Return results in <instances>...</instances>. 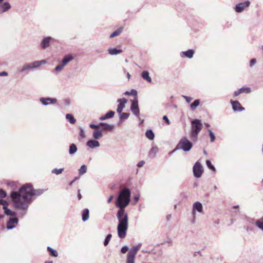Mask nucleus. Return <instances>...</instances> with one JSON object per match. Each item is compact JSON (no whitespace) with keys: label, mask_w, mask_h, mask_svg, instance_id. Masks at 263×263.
Listing matches in <instances>:
<instances>
[{"label":"nucleus","mask_w":263,"mask_h":263,"mask_svg":"<svg viewBox=\"0 0 263 263\" xmlns=\"http://www.w3.org/2000/svg\"><path fill=\"white\" fill-rule=\"evenodd\" d=\"M117 213L118 224L117 230L118 237L123 239L126 237L128 227V214L125 212V208H119Z\"/></svg>","instance_id":"nucleus-1"},{"label":"nucleus","mask_w":263,"mask_h":263,"mask_svg":"<svg viewBox=\"0 0 263 263\" xmlns=\"http://www.w3.org/2000/svg\"><path fill=\"white\" fill-rule=\"evenodd\" d=\"M46 190L41 189L34 190L32 183H27L22 185L18 191H16V193L22 197L23 200H25L31 203L32 202V199L34 196H40Z\"/></svg>","instance_id":"nucleus-2"},{"label":"nucleus","mask_w":263,"mask_h":263,"mask_svg":"<svg viewBox=\"0 0 263 263\" xmlns=\"http://www.w3.org/2000/svg\"><path fill=\"white\" fill-rule=\"evenodd\" d=\"M10 196L15 208L21 210V211L18 213V216L21 218H23L27 213L30 203H29L28 201L25 200H23L22 197L16 193V191H12Z\"/></svg>","instance_id":"nucleus-3"},{"label":"nucleus","mask_w":263,"mask_h":263,"mask_svg":"<svg viewBox=\"0 0 263 263\" xmlns=\"http://www.w3.org/2000/svg\"><path fill=\"white\" fill-rule=\"evenodd\" d=\"M131 191L129 189L124 187L121 190L116 199L115 205L118 208L126 207L130 201Z\"/></svg>","instance_id":"nucleus-4"},{"label":"nucleus","mask_w":263,"mask_h":263,"mask_svg":"<svg viewBox=\"0 0 263 263\" xmlns=\"http://www.w3.org/2000/svg\"><path fill=\"white\" fill-rule=\"evenodd\" d=\"M124 94L128 96L133 95L134 96V99L131 101L130 109L134 116L137 118H139L140 116V109L138 105L137 90L135 89H132L130 91H125Z\"/></svg>","instance_id":"nucleus-5"},{"label":"nucleus","mask_w":263,"mask_h":263,"mask_svg":"<svg viewBox=\"0 0 263 263\" xmlns=\"http://www.w3.org/2000/svg\"><path fill=\"white\" fill-rule=\"evenodd\" d=\"M193 144L186 137H183L176 146V149H181L184 152H189Z\"/></svg>","instance_id":"nucleus-6"},{"label":"nucleus","mask_w":263,"mask_h":263,"mask_svg":"<svg viewBox=\"0 0 263 263\" xmlns=\"http://www.w3.org/2000/svg\"><path fill=\"white\" fill-rule=\"evenodd\" d=\"M141 246L142 243H139L137 245L133 246L129 249V252L127 254L126 263L135 262L136 256Z\"/></svg>","instance_id":"nucleus-7"},{"label":"nucleus","mask_w":263,"mask_h":263,"mask_svg":"<svg viewBox=\"0 0 263 263\" xmlns=\"http://www.w3.org/2000/svg\"><path fill=\"white\" fill-rule=\"evenodd\" d=\"M193 172L195 178H198L202 176L203 169L201 164L199 161H197L194 164L193 167Z\"/></svg>","instance_id":"nucleus-8"},{"label":"nucleus","mask_w":263,"mask_h":263,"mask_svg":"<svg viewBox=\"0 0 263 263\" xmlns=\"http://www.w3.org/2000/svg\"><path fill=\"white\" fill-rule=\"evenodd\" d=\"M202 127L203 125L200 120L195 119L191 121V130L200 133Z\"/></svg>","instance_id":"nucleus-9"},{"label":"nucleus","mask_w":263,"mask_h":263,"mask_svg":"<svg viewBox=\"0 0 263 263\" xmlns=\"http://www.w3.org/2000/svg\"><path fill=\"white\" fill-rule=\"evenodd\" d=\"M39 100L44 106L54 104L57 102V99L55 98L41 97Z\"/></svg>","instance_id":"nucleus-10"},{"label":"nucleus","mask_w":263,"mask_h":263,"mask_svg":"<svg viewBox=\"0 0 263 263\" xmlns=\"http://www.w3.org/2000/svg\"><path fill=\"white\" fill-rule=\"evenodd\" d=\"M251 3L249 1H246L244 2L239 3L236 4L234 7L235 11L237 13L242 12L246 8L250 6Z\"/></svg>","instance_id":"nucleus-11"},{"label":"nucleus","mask_w":263,"mask_h":263,"mask_svg":"<svg viewBox=\"0 0 263 263\" xmlns=\"http://www.w3.org/2000/svg\"><path fill=\"white\" fill-rule=\"evenodd\" d=\"M202 213L203 211V206L202 203L199 201H196L193 204L192 215L194 217L193 222H194L195 218L196 212Z\"/></svg>","instance_id":"nucleus-12"},{"label":"nucleus","mask_w":263,"mask_h":263,"mask_svg":"<svg viewBox=\"0 0 263 263\" xmlns=\"http://www.w3.org/2000/svg\"><path fill=\"white\" fill-rule=\"evenodd\" d=\"M18 222V219L16 217L10 218L6 224L7 230H12L15 228Z\"/></svg>","instance_id":"nucleus-13"},{"label":"nucleus","mask_w":263,"mask_h":263,"mask_svg":"<svg viewBox=\"0 0 263 263\" xmlns=\"http://www.w3.org/2000/svg\"><path fill=\"white\" fill-rule=\"evenodd\" d=\"M127 100L125 98L119 99L117 100V102L119 103L117 108V112L120 114L122 112L123 109L125 107V104L127 103Z\"/></svg>","instance_id":"nucleus-14"},{"label":"nucleus","mask_w":263,"mask_h":263,"mask_svg":"<svg viewBox=\"0 0 263 263\" xmlns=\"http://www.w3.org/2000/svg\"><path fill=\"white\" fill-rule=\"evenodd\" d=\"M230 103L232 106V109L234 111H242L245 109L243 107L238 101H233L231 100Z\"/></svg>","instance_id":"nucleus-15"},{"label":"nucleus","mask_w":263,"mask_h":263,"mask_svg":"<svg viewBox=\"0 0 263 263\" xmlns=\"http://www.w3.org/2000/svg\"><path fill=\"white\" fill-rule=\"evenodd\" d=\"M11 8V4L8 2H2L0 4V13L8 11Z\"/></svg>","instance_id":"nucleus-16"},{"label":"nucleus","mask_w":263,"mask_h":263,"mask_svg":"<svg viewBox=\"0 0 263 263\" xmlns=\"http://www.w3.org/2000/svg\"><path fill=\"white\" fill-rule=\"evenodd\" d=\"M54 39L51 36H47L44 37L41 42V46L43 49H45L50 46L51 41H53Z\"/></svg>","instance_id":"nucleus-17"},{"label":"nucleus","mask_w":263,"mask_h":263,"mask_svg":"<svg viewBox=\"0 0 263 263\" xmlns=\"http://www.w3.org/2000/svg\"><path fill=\"white\" fill-rule=\"evenodd\" d=\"M86 145L90 148H95L100 146L99 142L96 139H90L86 142Z\"/></svg>","instance_id":"nucleus-18"},{"label":"nucleus","mask_w":263,"mask_h":263,"mask_svg":"<svg viewBox=\"0 0 263 263\" xmlns=\"http://www.w3.org/2000/svg\"><path fill=\"white\" fill-rule=\"evenodd\" d=\"M195 53V50L192 49H188L186 51H182L180 53V56L182 58H187L189 59H192Z\"/></svg>","instance_id":"nucleus-19"},{"label":"nucleus","mask_w":263,"mask_h":263,"mask_svg":"<svg viewBox=\"0 0 263 263\" xmlns=\"http://www.w3.org/2000/svg\"><path fill=\"white\" fill-rule=\"evenodd\" d=\"M34 63H35V62H33L30 64H24L23 65L22 69L20 70V72H23L24 71H25L26 70H32L33 68H37L36 67H35V66L36 65Z\"/></svg>","instance_id":"nucleus-20"},{"label":"nucleus","mask_w":263,"mask_h":263,"mask_svg":"<svg viewBox=\"0 0 263 263\" xmlns=\"http://www.w3.org/2000/svg\"><path fill=\"white\" fill-rule=\"evenodd\" d=\"M73 58V56L71 54H65L64 56L61 63L65 66L69 62L71 61Z\"/></svg>","instance_id":"nucleus-21"},{"label":"nucleus","mask_w":263,"mask_h":263,"mask_svg":"<svg viewBox=\"0 0 263 263\" xmlns=\"http://www.w3.org/2000/svg\"><path fill=\"white\" fill-rule=\"evenodd\" d=\"M92 137L94 139H100L103 137L102 130L100 129H96L93 132Z\"/></svg>","instance_id":"nucleus-22"},{"label":"nucleus","mask_w":263,"mask_h":263,"mask_svg":"<svg viewBox=\"0 0 263 263\" xmlns=\"http://www.w3.org/2000/svg\"><path fill=\"white\" fill-rule=\"evenodd\" d=\"M3 209L4 210V213L7 216H11L13 217H16L17 213L15 212L12 211L11 210L9 209L7 206H3Z\"/></svg>","instance_id":"nucleus-23"},{"label":"nucleus","mask_w":263,"mask_h":263,"mask_svg":"<svg viewBox=\"0 0 263 263\" xmlns=\"http://www.w3.org/2000/svg\"><path fill=\"white\" fill-rule=\"evenodd\" d=\"M89 217V211L88 209H84L82 213V219L83 222L86 221Z\"/></svg>","instance_id":"nucleus-24"},{"label":"nucleus","mask_w":263,"mask_h":263,"mask_svg":"<svg viewBox=\"0 0 263 263\" xmlns=\"http://www.w3.org/2000/svg\"><path fill=\"white\" fill-rule=\"evenodd\" d=\"M78 151V148L76 144L71 143L69 145L68 153L70 155H73Z\"/></svg>","instance_id":"nucleus-25"},{"label":"nucleus","mask_w":263,"mask_h":263,"mask_svg":"<svg viewBox=\"0 0 263 263\" xmlns=\"http://www.w3.org/2000/svg\"><path fill=\"white\" fill-rule=\"evenodd\" d=\"M109 54L110 55H117L123 52L121 49H117L116 48H109L108 49Z\"/></svg>","instance_id":"nucleus-26"},{"label":"nucleus","mask_w":263,"mask_h":263,"mask_svg":"<svg viewBox=\"0 0 263 263\" xmlns=\"http://www.w3.org/2000/svg\"><path fill=\"white\" fill-rule=\"evenodd\" d=\"M100 126L103 127V129L105 130H112L114 129V125L108 124L105 122L100 123Z\"/></svg>","instance_id":"nucleus-27"},{"label":"nucleus","mask_w":263,"mask_h":263,"mask_svg":"<svg viewBox=\"0 0 263 263\" xmlns=\"http://www.w3.org/2000/svg\"><path fill=\"white\" fill-rule=\"evenodd\" d=\"M141 76L143 79L149 83L152 82V78L149 76V72L147 70L143 71L141 73Z\"/></svg>","instance_id":"nucleus-28"},{"label":"nucleus","mask_w":263,"mask_h":263,"mask_svg":"<svg viewBox=\"0 0 263 263\" xmlns=\"http://www.w3.org/2000/svg\"><path fill=\"white\" fill-rule=\"evenodd\" d=\"M123 29V27H119V28L116 29L115 31H114L111 34H110L109 37L113 38L115 36L119 35L122 32Z\"/></svg>","instance_id":"nucleus-29"},{"label":"nucleus","mask_w":263,"mask_h":263,"mask_svg":"<svg viewBox=\"0 0 263 263\" xmlns=\"http://www.w3.org/2000/svg\"><path fill=\"white\" fill-rule=\"evenodd\" d=\"M47 250L48 251L50 256L54 257H58V253L57 250L53 249V248L49 246L47 247Z\"/></svg>","instance_id":"nucleus-30"},{"label":"nucleus","mask_w":263,"mask_h":263,"mask_svg":"<svg viewBox=\"0 0 263 263\" xmlns=\"http://www.w3.org/2000/svg\"><path fill=\"white\" fill-rule=\"evenodd\" d=\"M146 137L150 140H153L155 138V134L153 131L149 129H147L145 133Z\"/></svg>","instance_id":"nucleus-31"},{"label":"nucleus","mask_w":263,"mask_h":263,"mask_svg":"<svg viewBox=\"0 0 263 263\" xmlns=\"http://www.w3.org/2000/svg\"><path fill=\"white\" fill-rule=\"evenodd\" d=\"M66 119L68 120L70 123L74 124L76 122V120L74 118L73 116L71 114H67L66 115Z\"/></svg>","instance_id":"nucleus-32"},{"label":"nucleus","mask_w":263,"mask_h":263,"mask_svg":"<svg viewBox=\"0 0 263 263\" xmlns=\"http://www.w3.org/2000/svg\"><path fill=\"white\" fill-rule=\"evenodd\" d=\"M87 167L85 164L82 165L79 169V175L80 176L83 175L87 172Z\"/></svg>","instance_id":"nucleus-33"},{"label":"nucleus","mask_w":263,"mask_h":263,"mask_svg":"<svg viewBox=\"0 0 263 263\" xmlns=\"http://www.w3.org/2000/svg\"><path fill=\"white\" fill-rule=\"evenodd\" d=\"M119 115L120 121H122L123 120L127 119L130 115V114L122 112L121 113L119 114Z\"/></svg>","instance_id":"nucleus-34"},{"label":"nucleus","mask_w":263,"mask_h":263,"mask_svg":"<svg viewBox=\"0 0 263 263\" xmlns=\"http://www.w3.org/2000/svg\"><path fill=\"white\" fill-rule=\"evenodd\" d=\"M200 101L199 99H196L190 105L191 109L194 110L200 104Z\"/></svg>","instance_id":"nucleus-35"},{"label":"nucleus","mask_w":263,"mask_h":263,"mask_svg":"<svg viewBox=\"0 0 263 263\" xmlns=\"http://www.w3.org/2000/svg\"><path fill=\"white\" fill-rule=\"evenodd\" d=\"M206 165L207 167L211 170H212L213 172H216V168L215 166L212 164L211 161L209 160H207L206 161Z\"/></svg>","instance_id":"nucleus-36"},{"label":"nucleus","mask_w":263,"mask_h":263,"mask_svg":"<svg viewBox=\"0 0 263 263\" xmlns=\"http://www.w3.org/2000/svg\"><path fill=\"white\" fill-rule=\"evenodd\" d=\"M199 132H195L194 131L191 130L190 134V137L192 140L194 141H197L198 138V135Z\"/></svg>","instance_id":"nucleus-37"},{"label":"nucleus","mask_w":263,"mask_h":263,"mask_svg":"<svg viewBox=\"0 0 263 263\" xmlns=\"http://www.w3.org/2000/svg\"><path fill=\"white\" fill-rule=\"evenodd\" d=\"M256 225L263 231V217L256 222Z\"/></svg>","instance_id":"nucleus-38"},{"label":"nucleus","mask_w":263,"mask_h":263,"mask_svg":"<svg viewBox=\"0 0 263 263\" xmlns=\"http://www.w3.org/2000/svg\"><path fill=\"white\" fill-rule=\"evenodd\" d=\"M111 237H112V235L111 234H108L106 235V236L104 239V242H103V244L105 246H107L108 245V243L111 238Z\"/></svg>","instance_id":"nucleus-39"},{"label":"nucleus","mask_w":263,"mask_h":263,"mask_svg":"<svg viewBox=\"0 0 263 263\" xmlns=\"http://www.w3.org/2000/svg\"><path fill=\"white\" fill-rule=\"evenodd\" d=\"M239 91L241 92V93H249L251 92V88L249 87H242L239 88Z\"/></svg>","instance_id":"nucleus-40"},{"label":"nucleus","mask_w":263,"mask_h":263,"mask_svg":"<svg viewBox=\"0 0 263 263\" xmlns=\"http://www.w3.org/2000/svg\"><path fill=\"white\" fill-rule=\"evenodd\" d=\"M115 111L112 110H109L107 111L105 115V117H106V119H110L114 117L115 115Z\"/></svg>","instance_id":"nucleus-41"},{"label":"nucleus","mask_w":263,"mask_h":263,"mask_svg":"<svg viewBox=\"0 0 263 263\" xmlns=\"http://www.w3.org/2000/svg\"><path fill=\"white\" fill-rule=\"evenodd\" d=\"M63 171H64V168H53L51 171V173L52 174H54L56 175H59L61 173H62Z\"/></svg>","instance_id":"nucleus-42"},{"label":"nucleus","mask_w":263,"mask_h":263,"mask_svg":"<svg viewBox=\"0 0 263 263\" xmlns=\"http://www.w3.org/2000/svg\"><path fill=\"white\" fill-rule=\"evenodd\" d=\"M208 132H209V136H210V138L211 142H214L215 139V136L214 133L210 129H208Z\"/></svg>","instance_id":"nucleus-43"},{"label":"nucleus","mask_w":263,"mask_h":263,"mask_svg":"<svg viewBox=\"0 0 263 263\" xmlns=\"http://www.w3.org/2000/svg\"><path fill=\"white\" fill-rule=\"evenodd\" d=\"M35 62V64L36 65L35 67L37 68L40 67L42 64H45L46 63V61L45 60H42L41 61H36Z\"/></svg>","instance_id":"nucleus-44"},{"label":"nucleus","mask_w":263,"mask_h":263,"mask_svg":"<svg viewBox=\"0 0 263 263\" xmlns=\"http://www.w3.org/2000/svg\"><path fill=\"white\" fill-rule=\"evenodd\" d=\"M64 67L65 66L63 65L62 63H61L55 67L54 70L57 72H60L63 69Z\"/></svg>","instance_id":"nucleus-45"},{"label":"nucleus","mask_w":263,"mask_h":263,"mask_svg":"<svg viewBox=\"0 0 263 263\" xmlns=\"http://www.w3.org/2000/svg\"><path fill=\"white\" fill-rule=\"evenodd\" d=\"M158 151V148L157 146H153L151 149L149 155H152V154H154V156H155L156 154Z\"/></svg>","instance_id":"nucleus-46"},{"label":"nucleus","mask_w":263,"mask_h":263,"mask_svg":"<svg viewBox=\"0 0 263 263\" xmlns=\"http://www.w3.org/2000/svg\"><path fill=\"white\" fill-rule=\"evenodd\" d=\"M7 196V193L5 191H4L2 189H0V197L1 198H4L6 197Z\"/></svg>","instance_id":"nucleus-47"},{"label":"nucleus","mask_w":263,"mask_h":263,"mask_svg":"<svg viewBox=\"0 0 263 263\" xmlns=\"http://www.w3.org/2000/svg\"><path fill=\"white\" fill-rule=\"evenodd\" d=\"M80 129V136L82 138H84L85 137H86V135H85V132L83 129V128L82 127H80L79 128Z\"/></svg>","instance_id":"nucleus-48"},{"label":"nucleus","mask_w":263,"mask_h":263,"mask_svg":"<svg viewBox=\"0 0 263 263\" xmlns=\"http://www.w3.org/2000/svg\"><path fill=\"white\" fill-rule=\"evenodd\" d=\"M128 250H129L128 246H124L121 249V252L123 254H125Z\"/></svg>","instance_id":"nucleus-49"},{"label":"nucleus","mask_w":263,"mask_h":263,"mask_svg":"<svg viewBox=\"0 0 263 263\" xmlns=\"http://www.w3.org/2000/svg\"><path fill=\"white\" fill-rule=\"evenodd\" d=\"M100 126V124H95L93 123L89 124V127L92 129H99V127Z\"/></svg>","instance_id":"nucleus-50"},{"label":"nucleus","mask_w":263,"mask_h":263,"mask_svg":"<svg viewBox=\"0 0 263 263\" xmlns=\"http://www.w3.org/2000/svg\"><path fill=\"white\" fill-rule=\"evenodd\" d=\"M256 63V60L255 59L253 58V59H252L251 60H250V66L251 67H252Z\"/></svg>","instance_id":"nucleus-51"},{"label":"nucleus","mask_w":263,"mask_h":263,"mask_svg":"<svg viewBox=\"0 0 263 263\" xmlns=\"http://www.w3.org/2000/svg\"><path fill=\"white\" fill-rule=\"evenodd\" d=\"M183 97L185 99L186 102L187 103H189L191 101V100L193 99L192 98H191L190 97L186 96H183Z\"/></svg>","instance_id":"nucleus-52"},{"label":"nucleus","mask_w":263,"mask_h":263,"mask_svg":"<svg viewBox=\"0 0 263 263\" xmlns=\"http://www.w3.org/2000/svg\"><path fill=\"white\" fill-rule=\"evenodd\" d=\"M163 119L164 120V121L165 122V123L169 125L170 124V121L168 118V117H167V116L166 115H164L163 116Z\"/></svg>","instance_id":"nucleus-53"},{"label":"nucleus","mask_w":263,"mask_h":263,"mask_svg":"<svg viewBox=\"0 0 263 263\" xmlns=\"http://www.w3.org/2000/svg\"><path fill=\"white\" fill-rule=\"evenodd\" d=\"M0 204L4 205V206H6L8 204V202L4 199H0Z\"/></svg>","instance_id":"nucleus-54"},{"label":"nucleus","mask_w":263,"mask_h":263,"mask_svg":"<svg viewBox=\"0 0 263 263\" xmlns=\"http://www.w3.org/2000/svg\"><path fill=\"white\" fill-rule=\"evenodd\" d=\"M144 163H145V161L144 160H141L137 163V166L138 167H141L144 164Z\"/></svg>","instance_id":"nucleus-55"},{"label":"nucleus","mask_w":263,"mask_h":263,"mask_svg":"<svg viewBox=\"0 0 263 263\" xmlns=\"http://www.w3.org/2000/svg\"><path fill=\"white\" fill-rule=\"evenodd\" d=\"M241 92L239 91V89H238L237 90H236L233 93V96L234 97H237L238 96H239L240 94H241Z\"/></svg>","instance_id":"nucleus-56"},{"label":"nucleus","mask_w":263,"mask_h":263,"mask_svg":"<svg viewBox=\"0 0 263 263\" xmlns=\"http://www.w3.org/2000/svg\"><path fill=\"white\" fill-rule=\"evenodd\" d=\"M139 197H140L139 195H135L134 196V199L135 202L134 203H133V204H135L138 201V200H139Z\"/></svg>","instance_id":"nucleus-57"},{"label":"nucleus","mask_w":263,"mask_h":263,"mask_svg":"<svg viewBox=\"0 0 263 263\" xmlns=\"http://www.w3.org/2000/svg\"><path fill=\"white\" fill-rule=\"evenodd\" d=\"M79 177H75L73 180H72L71 181H70L69 183V186H71L72 184L78 179H79Z\"/></svg>","instance_id":"nucleus-58"},{"label":"nucleus","mask_w":263,"mask_h":263,"mask_svg":"<svg viewBox=\"0 0 263 263\" xmlns=\"http://www.w3.org/2000/svg\"><path fill=\"white\" fill-rule=\"evenodd\" d=\"M7 76H8V72L5 71H3L0 72V77Z\"/></svg>","instance_id":"nucleus-59"},{"label":"nucleus","mask_w":263,"mask_h":263,"mask_svg":"<svg viewBox=\"0 0 263 263\" xmlns=\"http://www.w3.org/2000/svg\"><path fill=\"white\" fill-rule=\"evenodd\" d=\"M78 198L79 200H81L82 198V195L80 193V190L79 189L78 191Z\"/></svg>","instance_id":"nucleus-60"},{"label":"nucleus","mask_w":263,"mask_h":263,"mask_svg":"<svg viewBox=\"0 0 263 263\" xmlns=\"http://www.w3.org/2000/svg\"><path fill=\"white\" fill-rule=\"evenodd\" d=\"M113 197H114L113 195L110 196V197L107 199V203H110L111 201V200H112Z\"/></svg>","instance_id":"nucleus-61"},{"label":"nucleus","mask_w":263,"mask_h":263,"mask_svg":"<svg viewBox=\"0 0 263 263\" xmlns=\"http://www.w3.org/2000/svg\"><path fill=\"white\" fill-rule=\"evenodd\" d=\"M178 149H176V147L171 152L168 153L169 156H171L174 153H175Z\"/></svg>","instance_id":"nucleus-62"},{"label":"nucleus","mask_w":263,"mask_h":263,"mask_svg":"<svg viewBox=\"0 0 263 263\" xmlns=\"http://www.w3.org/2000/svg\"><path fill=\"white\" fill-rule=\"evenodd\" d=\"M99 119L100 120L102 121V120H106L107 119H106V117H105V115H104V116H102L100 117Z\"/></svg>","instance_id":"nucleus-63"},{"label":"nucleus","mask_w":263,"mask_h":263,"mask_svg":"<svg viewBox=\"0 0 263 263\" xmlns=\"http://www.w3.org/2000/svg\"><path fill=\"white\" fill-rule=\"evenodd\" d=\"M198 254L201 255V254L199 251H196L194 253V256H197Z\"/></svg>","instance_id":"nucleus-64"}]
</instances>
